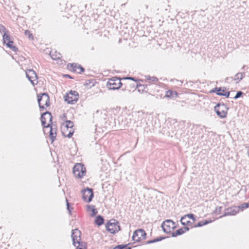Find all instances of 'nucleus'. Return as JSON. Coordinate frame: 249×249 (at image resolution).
Wrapping results in <instances>:
<instances>
[{
  "label": "nucleus",
  "mask_w": 249,
  "mask_h": 249,
  "mask_svg": "<svg viewBox=\"0 0 249 249\" xmlns=\"http://www.w3.org/2000/svg\"><path fill=\"white\" fill-rule=\"evenodd\" d=\"M245 67V65H244V66H243V67H242V69H243H243H244Z\"/></svg>",
  "instance_id": "52"
},
{
  "label": "nucleus",
  "mask_w": 249,
  "mask_h": 249,
  "mask_svg": "<svg viewBox=\"0 0 249 249\" xmlns=\"http://www.w3.org/2000/svg\"><path fill=\"white\" fill-rule=\"evenodd\" d=\"M73 173L75 177L81 178L86 173V169L81 163H76L73 167Z\"/></svg>",
  "instance_id": "4"
},
{
  "label": "nucleus",
  "mask_w": 249,
  "mask_h": 249,
  "mask_svg": "<svg viewBox=\"0 0 249 249\" xmlns=\"http://www.w3.org/2000/svg\"><path fill=\"white\" fill-rule=\"evenodd\" d=\"M56 131H57V129H56V127H54V128L51 127V128L50 130L49 137H50V140H51L52 143L56 139Z\"/></svg>",
  "instance_id": "16"
},
{
  "label": "nucleus",
  "mask_w": 249,
  "mask_h": 249,
  "mask_svg": "<svg viewBox=\"0 0 249 249\" xmlns=\"http://www.w3.org/2000/svg\"><path fill=\"white\" fill-rule=\"evenodd\" d=\"M161 227L164 232L168 233L171 232V230H174L177 228L176 223L171 219H167L161 224Z\"/></svg>",
  "instance_id": "7"
},
{
  "label": "nucleus",
  "mask_w": 249,
  "mask_h": 249,
  "mask_svg": "<svg viewBox=\"0 0 249 249\" xmlns=\"http://www.w3.org/2000/svg\"><path fill=\"white\" fill-rule=\"evenodd\" d=\"M76 249H82L81 248H76Z\"/></svg>",
  "instance_id": "53"
},
{
  "label": "nucleus",
  "mask_w": 249,
  "mask_h": 249,
  "mask_svg": "<svg viewBox=\"0 0 249 249\" xmlns=\"http://www.w3.org/2000/svg\"><path fill=\"white\" fill-rule=\"evenodd\" d=\"M203 226H204L203 221H201L198 222L196 225H195L194 227H196H196H200Z\"/></svg>",
  "instance_id": "40"
},
{
  "label": "nucleus",
  "mask_w": 249,
  "mask_h": 249,
  "mask_svg": "<svg viewBox=\"0 0 249 249\" xmlns=\"http://www.w3.org/2000/svg\"><path fill=\"white\" fill-rule=\"evenodd\" d=\"M43 127H44V128L50 127V129L51 128V127L53 128V124L49 123V124H47V125L45 124V126H43Z\"/></svg>",
  "instance_id": "44"
},
{
  "label": "nucleus",
  "mask_w": 249,
  "mask_h": 249,
  "mask_svg": "<svg viewBox=\"0 0 249 249\" xmlns=\"http://www.w3.org/2000/svg\"><path fill=\"white\" fill-rule=\"evenodd\" d=\"M92 50H94V48H93V47H92Z\"/></svg>",
  "instance_id": "54"
},
{
  "label": "nucleus",
  "mask_w": 249,
  "mask_h": 249,
  "mask_svg": "<svg viewBox=\"0 0 249 249\" xmlns=\"http://www.w3.org/2000/svg\"><path fill=\"white\" fill-rule=\"evenodd\" d=\"M245 94L242 92V91H238L236 92V95L233 97L234 100H236L238 98L242 97L243 95H245Z\"/></svg>",
  "instance_id": "28"
},
{
  "label": "nucleus",
  "mask_w": 249,
  "mask_h": 249,
  "mask_svg": "<svg viewBox=\"0 0 249 249\" xmlns=\"http://www.w3.org/2000/svg\"><path fill=\"white\" fill-rule=\"evenodd\" d=\"M213 220H208V219H207V220H204L203 221V225L204 226V225H206L209 223H212Z\"/></svg>",
  "instance_id": "39"
},
{
  "label": "nucleus",
  "mask_w": 249,
  "mask_h": 249,
  "mask_svg": "<svg viewBox=\"0 0 249 249\" xmlns=\"http://www.w3.org/2000/svg\"><path fill=\"white\" fill-rule=\"evenodd\" d=\"M147 85H142L140 84L137 83L136 84V88H138V90L140 91L141 89L143 92H147Z\"/></svg>",
  "instance_id": "21"
},
{
  "label": "nucleus",
  "mask_w": 249,
  "mask_h": 249,
  "mask_svg": "<svg viewBox=\"0 0 249 249\" xmlns=\"http://www.w3.org/2000/svg\"><path fill=\"white\" fill-rule=\"evenodd\" d=\"M229 109L224 103L220 102L218 103L214 107V110L220 118H225L227 117Z\"/></svg>",
  "instance_id": "2"
},
{
  "label": "nucleus",
  "mask_w": 249,
  "mask_h": 249,
  "mask_svg": "<svg viewBox=\"0 0 249 249\" xmlns=\"http://www.w3.org/2000/svg\"><path fill=\"white\" fill-rule=\"evenodd\" d=\"M184 233V231H183V229L182 228L177 230L175 232H173L171 233L172 237H176L178 236L181 235Z\"/></svg>",
  "instance_id": "23"
},
{
  "label": "nucleus",
  "mask_w": 249,
  "mask_h": 249,
  "mask_svg": "<svg viewBox=\"0 0 249 249\" xmlns=\"http://www.w3.org/2000/svg\"><path fill=\"white\" fill-rule=\"evenodd\" d=\"M247 153L248 156H249V146L247 148Z\"/></svg>",
  "instance_id": "50"
},
{
  "label": "nucleus",
  "mask_w": 249,
  "mask_h": 249,
  "mask_svg": "<svg viewBox=\"0 0 249 249\" xmlns=\"http://www.w3.org/2000/svg\"><path fill=\"white\" fill-rule=\"evenodd\" d=\"M239 211V207L237 206H232L229 207L225 210L224 214L220 217L226 216L228 215H235L238 213Z\"/></svg>",
  "instance_id": "14"
},
{
  "label": "nucleus",
  "mask_w": 249,
  "mask_h": 249,
  "mask_svg": "<svg viewBox=\"0 0 249 249\" xmlns=\"http://www.w3.org/2000/svg\"><path fill=\"white\" fill-rule=\"evenodd\" d=\"M180 222L183 226L189 225L192 223L190 220H187V217H186L184 215L181 217Z\"/></svg>",
  "instance_id": "24"
},
{
  "label": "nucleus",
  "mask_w": 249,
  "mask_h": 249,
  "mask_svg": "<svg viewBox=\"0 0 249 249\" xmlns=\"http://www.w3.org/2000/svg\"><path fill=\"white\" fill-rule=\"evenodd\" d=\"M129 244H125V245H124V244L119 245L115 246L113 248V249H125L128 247L127 246Z\"/></svg>",
  "instance_id": "29"
},
{
  "label": "nucleus",
  "mask_w": 249,
  "mask_h": 249,
  "mask_svg": "<svg viewBox=\"0 0 249 249\" xmlns=\"http://www.w3.org/2000/svg\"><path fill=\"white\" fill-rule=\"evenodd\" d=\"M25 35L27 36H28V37L29 39H33V34L30 32V31L27 30L24 32Z\"/></svg>",
  "instance_id": "33"
},
{
  "label": "nucleus",
  "mask_w": 249,
  "mask_h": 249,
  "mask_svg": "<svg viewBox=\"0 0 249 249\" xmlns=\"http://www.w3.org/2000/svg\"><path fill=\"white\" fill-rule=\"evenodd\" d=\"M166 238H168V236L165 237V236H161L158 237L157 238H156L153 239L154 243L160 241L163 239H165Z\"/></svg>",
  "instance_id": "34"
},
{
  "label": "nucleus",
  "mask_w": 249,
  "mask_h": 249,
  "mask_svg": "<svg viewBox=\"0 0 249 249\" xmlns=\"http://www.w3.org/2000/svg\"><path fill=\"white\" fill-rule=\"evenodd\" d=\"M3 44H5L7 47L15 52L18 51V48L13 45L14 41L10 36L9 32L4 33L2 35Z\"/></svg>",
  "instance_id": "8"
},
{
  "label": "nucleus",
  "mask_w": 249,
  "mask_h": 249,
  "mask_svg": "<svg viewBox=\"0 0 249 249\" xmlns=\"http://www.w3.org/2000/svg\"><path fill=\"white\" fill-rule=\"evenodd\" d=\"M146 233L142 229H139L135 231L132 236V240L136 242H140L146 238Z\"/></svg>",
  "instance_id": "9"
},
{
  "label": "nucleus",
  "mask_w": 249,
  "mask_h": 249,
  "mask_svg": "<svg viewBox=\"0 0 249 249\" xmlns=\"http://www.w3.org/2000/svg\"><path fill=\"white\" fill-rule=\"evenodd\" d=\"M244 76H245L244 72H243V73L238 72L234 75L233 80H234V81L238 80V81L236 82V83H238L239 81H241L244 78Z\"/></svg>",
  "instance_id": "20"
},
{
  "label": "nucleus",
  "mask_w": 249,
  "mask_h": 249,
  "mask_svg": "<svg viewBox=\"0 0 249 249\" xmlns=\"http://www.w3.org/2000/svg\"><path fill=\"white\" fill-rule=\"evenodd\" d=\"M121 80L122 79L117 77H113L107 82L106 87L111 90L118 89L123 85Z\"/></svg>",
  "instance_id": "3"
},
{
  "label": "nucleus",
  "mask_w": 249,
  "mask_h": 249,
  "mask_svg": "<svg viewBox=\"0 0 249 249\" xmlns=\"http://www.w3.org/2000/svg\"><path fill=\"white\" fill-rule=\"evenodd\" d=\"M219 88L218 87H215L213 89H212L210 91V93H215L216 95H219Z\"/></svg>",
  "instance_id": "37"
},
{
  "label": "nucleus",
  "mask_w": 249,
  "mask_h": 249,
  "mask_svg": "<svg viewBox=\"0 0 249 249\" xmlns=\"http://www.w3.org/2000/svg\"><path fill=\"white\" fill-rule=\"evenodd\" d=\"M76 244H78V245L77 246H76V248H81L82 249H87V244L85 242H83L81 241H79L78 243H76Z\"/></svg>",
  "instance_id": "26"
},
{
  "label": "nucleus",
  "mask_w": 249,
  "mask_h": 249,
  "mask_svg": "<svg viewBox=\"0 0 249 249\" xmlns=\"http://www.w3.org/2000/svg\"><path fill=\"white\" fill-rule=\"evenodd\" d=\"M183 229V231H184V233L186 231H188L190 230V228L188 227H184L182 228Z\"/></svg>",
  "instance_id": "47"
},
{
  "label": "nucleus",
  "mask_w": 249,
  "mask_h": 249,
  "mask_svg": "<svg viewBox=\"0 0 249 249\" xmlns=\"http://www.w3.org/2000/svg\"><path fill=\"white\" fill-rule=\"evenodd\" d=\"M105 222L104 217L101 215H98L96 216L94 220V223L98 226L102 225Z\"/></svg>",
  "instance_id": "17"
},
{
  "label": "nucleus",
  "mask_w": 249,
  "mask_h": 249,
  "mask_svg": "<svg viewBox=\"0 0 249 249\" xmlns=\"http://www.w3.org/2000/svg\"><path fill=\"white\" fill-rule=\"evenodd\" d=\"M219 96H225L226 98H229L230 95V91H224V92H221L218 93Z\"/></svg>",
  "instance_id": "38"
},
{
  "label": "nucleus",
  "mask_w": 249,
  "mask_h": 249,
  "mask_svg": "<svg viewBox=\"0 0 249 249\" xmlns=\"http://www.w3.org/2000/svg\"><path fill=\"white\" fill-rule=\"evenodd\" d=\"M65 126L67 128V130L69 128H70L71 129L69 130V133L67 135H66L64 132H62V133L65 137L70 138L72 136L74 133V130L73 129V127L74 126L73 123L71 120H66L65 121Z\"/></svg>",
  "instance_id": "15"
},
{
  "label": "nucleus",
  "mask_w": 249,
  "mask_h": 249,
  "mask_svg": "<svg viewBox=\"0 0 249 249\" xmlns=\"http://www.w3.org/2000/svg\"><path fill=\"white\" fill-rule=\"evenodd\" d=\"M221 209H222V207H218V208H217V207H216V209H215V211H214V213H219V212L221 211Z\"/></svg>",
  "instance_id": "46"
},
{
  "label": "nucleus",
  "mask_w": 249,
  "mask_h": 249,
  "mask_svg": "<svg viewBox=\"0 0 249 249\" xmlns=\"http://www.w3.org/2000/svg\"><path fill=\"white\" fill-rule=\"evenodd\" d=\"M63 76L65 77L69 78L70 79H73V77H72V76L69 74H65L63 75Z\"/></svg>",
  "instance_id": "48"
},
{
  "label": "nucleus",
  "mask_w": 249,
  "mask_h": 249,
  "mask_svg": "<svg viewBox=\"0 0 249 249\" xmlns=\"http://www.w3.org/2000/svg\"><path fill=\"white\" fill-rule=\"evenodd\" d=\"M48 115L49 116V123H52L53 124V116L52 115V113L49 111V114H48Z\"/></svg>",
  "instance_id": "41"
},
{
  "label": "nucleus",
  "mask_w": 249,
  "mask_h": 249,
  "mask_svg": "<svg viewBox=\"0 0 249 249\" xmlns=\"http://www.w3.org/2000/svg\"><path fill=\"white\" fill-rule=\"evenodd\" d=\"M152 243H154V241H153V240H149V241H147L146 242V244H152Z\"/></svg>",
  "instance_id": "49"
},
{
  "label": "nucleus",
  "mask_w": 249,
  "mask_h": 249,
  "mask_svg": "<svg viewBox=\"0 0 249 249\" xmlns=\"http://www.w3.org/2000/svg\"><path fill=\"white\" fill-rule=\"evenodd\" d=\"M87 209L88 211H91L92 212L90 214L91 217L95 216L98 213L97 210L95 208V206L93 205H88Z\"/></svg>",
  "instance_id": "18"
},
{
  "label": "nucleus",
  "mask_w": 249,
  "mask_h": 249,
  "mask_svg": "<svg viewBox=\"0 0 249 249\" xmlns=\"http://www.w3.org/2000/svg\"><path fill=\"white\" fill-rule=\"evenodd\" d=\"M178 93L176 91L168 90L166 92L165 97L167 98H174L178 96Z\"/></svg>",
  "instance_id": "19"
},
{
  "label": "nucleus",
  "mask_w": 249,
  "mask_h": 249,
  "mask_svg": "<svg viewBox=\"0 0 249 249\" xmlns=\"http://www.w3.org/2000/svg\"><path fill=\"white\" fill-rule=\"evenodd\" d=\"M210 0L213 4H220V3H221L219 0Z\"/></svg>",
  "instance_id": "42"
},
{
  "label": "nucleus",
  "mask_w": 249,
  "mask_h": 249,
  "mask_svg": "<svg viewBox=\"0 0 249 249\" xmlns=\"http://www.w3.org/2000/svg\"><path fill=\"white\" fill-rule=\"evenodd\" d=\"M219 92H224L226 91V88L225 87H219Z\"/></svg>",
  "instance_id": "43"
},
{
  "label": "nucleus",
  "mask_w": 249,
  "mask_h": 249,
  "mask_svg": "<svg viewBox=\"0 0 249 249\" xmlns=\"http://www.w3.org/2000/svg\"><path fill=\"white\" fill-rule=\"evenodd\" d=\"M106 230L111 234H115L121 230L119 222L118 220L112 219L106 224Z\"/></svg>",
  "instance_id": "1"
},
{
  "label": "nucleus",
  "mask_w": 249,
  "mask_h": 249,
  "mask_svg": "<svg viewBox=\"0 0 249 249\" xmlns=\"http://www.w3.org/2000/svg\"><path fill=\"white\" fill-rule=\"evenodd\" d=\"M71 237L72 241V245L76 247V243L81 240V232L78 229H75L71 231Z\"/></svg>",
  "instance_id": "12"
},
{
  "label": "nucleus",
  "mask_w": 249,
  "mask_h": 249,
  "mask_svg": "<svg viewBox=\"0 0 249 249\" xmlns=\"http://www.w3.org/2000/svg\"><path fill=\"white\" fill-rule=\"evenodd\" d=\"M122 79H123V80L129 79V80H132V81L136 82H137L139 81V80L138 79L136 78V77H130V76L123 77L122 78Z\"/></svg>",
  "instance_id": "36"
},
{
  "label": "nucleus",
  "mask_w": 249,
  "mask_h": 249,
  "mask_svg": "<svg viewBox=\"0 0 249 249\" xmlns=\"http://www.w3.org/2000/svg\"><path fill=\"white\" fill-rule=\"evenodd\" d=\"M67 202V209L68 211L69 212V213L70 214H71V212L73 210V208L71 206V204L68 202L67 199L66 200Z\"/></svg>",
  "instance_id": "32"
},
{
  "label": "nucleus",
  "mask_w": 249,
  "mask_h": 249,
  "mask_svg": "<svg viewBox=\"0 0 249 249\" xmlns=\"http://www.w3.org/2000/svg\"><path fill=\"white\" fill-rule=\"evenodd\" d=\"M146 80L149 81V83H156L158 82V79L155 76L151 77L149 75L145 76Z\"/></svg>",
  "instance_id": "27"
},
{
  "label": "nucleus",
  "mask_w": 249,
  "mask_h": 249,
  "mask_svg": "<svg viewBox=\"0 0 249 249\" xmlns=\"http://www.w3.org/2000/svg\"><path fill=\"white\" fill-rule=\"evenodd\" d=\"M63 117H64V118H67L66 115L65 114H64L63 115Z\"/></svg>",
  "instance_id": "51"
},
{
  "label": "nucleus",
  "mask_w": 249,
  "mask_h": 249,
  "mask_svg": "<svg viewBox=\"0 0 249 249\" xmlns=\"http://www.w3.org/2000/svg\"><path fill=\"white\" fill-rule=\"evenodd\" d=\"M95 83V79H91L87 81L84 85L87 87L88 88H91V87L94 86Z\"/></svg>",
  "instance_id": "25"
},
{
  "label": "nucleus",
  "mask_w": 249,
  "mask_h": 249,
  "mask_svg": "<svg viewBox=\"0 0 249 249\" xmlns=\"http://www.w3.org/2000/svg\"><path fill=\"white\" fill-rule=\"evenodd\" d=\"M82 198L84 201L89 203L91 202L94 197L93 191L92 188L87 187L81 191Z\"/></svg>",
  "instance_id": "10"
},
{
  "label": "nucleus",
  "mask_w": 249,
  "mask_h": 249,
  "mask_svg": "<svg viewBox=\"0 0 249 249\" xmlns=\"http://www.w3.org/2000/svg\"><path fill=\"white\" fill-rule=\"evenodd\" d=\"M68 69L73 72H76L81 74L85 71V69L81 65L77 63H73L68 64Z\"/></svg>",
  "instance_id": "13"
},
{
  "label": "nucleus",
  "mask_w": 249,
  "mask_h": 249,
  "mask_svg": "<svg viewBox=\"0 0 249 249\" xmlns=\"http://www.w3.org/2000/svg\"><path fill=\"white\" fill-rule=\"evenodd\" d=\"M239 207V210H241L243 211L244 209L248 208L249 207V203H244L238 206Z\"/></svg>",
  "instance_id": "30"
},
{
  "label": "nucleus",
  "mask_w": 249,
  "mask_h": 249,
  "mask_svg": "<svg viewBox=\"0 0 249 249\" xmlns=\"http://www.w3.org/2000/svg\"><path fill=\"white\" fill-rule=\"evenodd\" d=\"M9 32L7 30V29H6L5 26H4L2 24H0V33H3V34H4V33H7Z\"/></svg>",
  "instance_id": "35"
},
{
  "label": "nucleus",
  "mask_w": 249,
  "mask_h": 249,
  "mask_svg": "<svg viewBox=\"0 0 249 249\" xmlns=\"http://www.w3.org/2000/svg\"><path fill=\"white\" fill-rule=\"evenodd\" d=\"M61 54L59 53L58 54V55H56L55 57H53V56H52V58L53 59H54V60H57V59H60V57H61Z\"/></svg>",
  "instance_id": "45"
},
{
  "label": "nucleus",
  "mask_w": 249,
  "mask_h": 249,
  "mask_svg": "<svg viewBox=\"0 0 249 249\" xmlns=\"http://www.w3.org/2000/svg\"><path fill=\"white\" fill-rule=\"evenodd\" d=\"M41 101L45 102V105L48 107L50 105V97L47 92H43L37 95V102L40 109H45V107L42 105Z\"/></svg>",
  "instance_id": "6"
},
{
  "label": "nucleus",
  "mask_w": 249,
  "mask_h": 249,
  "mask_svg": "<svg viewBox=\"0 0 249 249\" xmlns=\"http://www.w3.org/2000/svg\"><path fill=\"white\" fill-rule=\"evenodd\" d=\"M186 217L192 219L194 222L196 221L195 215L193 213H188L184 215Z\"/></svg>",
  "instance_id": "31"
},
{
  "label": "nucleus",
  "mask_w": 249,
  "mask_h": 249,
  "mask_svg": "<svg viewBox=\"0 0 249 249\" xmlns=\"http://www.w3.org/2000/svg\"><path fill=\"white\" fill-rule=\"evenodd\" d=\"M49 114V111H47L45 112H43L41 114L40 117V120L41 122V124L43 126H45V124H46V120L45 117V116L48 115Z\"/></svg>",
  "instance_id": "22"
},
{
  "label": "nucleus",
  "mask_w": 249,
  "mask_h": 249,
  "mask_svg": "<svg viewBox=\"0 0 249 249\" xmlns=\"http://www.w3.org/2000/svg\"><path fill=\"white\" fill-rule=\"evenodd\" d=\"M79 99V94L75 90H71L69 92L64 96V100L68 104H74Z\"/></svg>",
  "instance_id": "5"
},
{
  "label": "nucleus",
  "mask_w": 249,
  "mask_h": 249,
  "mask_svg": "<svg viewBox=\"0 0 249 249\" xmlns=\"http://www.w3.org/2000/svg\"><path fill=\"white\" fill-rule=\"evenodd\" d=\"M26 75L33 86L37 84V75L34 70H28L26 72Z\"/></svg>",
  "instance_id": "11"
}]
</instances>
